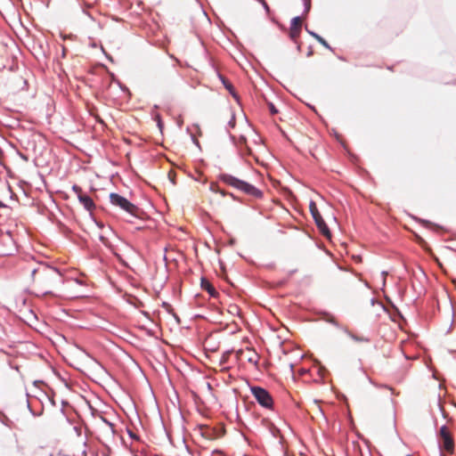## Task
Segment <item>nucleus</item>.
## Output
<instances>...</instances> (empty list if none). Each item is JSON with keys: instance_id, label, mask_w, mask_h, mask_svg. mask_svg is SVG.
<instances>
[{"instance_id": "obj_18", "label": "nucleus", "mask_w": 456, "mask_h": 456, "mask_svg": "<svg viewBox=\"0 0 456 456\" xmlns=\"http://www.w3.org/2000/svg\"><path fill=\"white\" fill-rule=\"evenodd\" d=\"M267 106H268L269 111L272 115H275L279 112L277 108L274 106V104L273 102H267Z\"/></svg>"}, {"instance_id": "obj_27", "label": "nucleus", "mask_w": 456, "mask_h": 456, "mask_svg": "<svg viewBox=\"0 0 456 456\" xmlns=\"http://www.w3.org/2000/svg\"><path fill=\"white\" fill-rule=\"evenodd\" d=\"M305 31L311 36L313 37L314 38H316L318 37L319 34L315 33L314 31L313 30H310L306 26H305Z\"/></svg>"}, {"instance_id": "obj_41", "label": "nucleus", "mask_w": 456, "mask_h": 456, "mask_svg": "<svg viewBox=\"0 0 456 456\" xmlns=\"http://www.w3.org/2000/svg\"><path fill=\"white\" fill-rule=\"evenodd\" d=\"M191 140L197 146H199V142L195 139L194 135H191Z\"/></svg>"}, {"instance_id": "obj_1", "label": "nucleus", "mask_w": 456, "mask_h": 456, "mask_svg": "<svg viewBox=\"0 0 456 456\" xmlns=\"http://www.w3.org/2000/svg\"><path fill=\"white\" fill-rule=\"evenodd\" d=\"M35 284L41 288L42 296L52 294L48 289H53L63 283V277L60 270L43 262L28 264L27 267Z\"/></svg>"}, {"instance_id": "obj_38", "label": "nucleus", "mask_w": 456, "mask_h": 456, "mask_svg": "<svg viewBox=\"0 0 456 456\" xmlns=\"http://www.w3.org/2000/svg\"><path fill=\"white\" fill-rule=\"evenodd\" d=\"M119 87L121 88L122 91H126V92H128V89L127 87H126L125 86H122L119 82H118Z\"/></svg>"}, {"instance_id": "obj_37", "label": "nucleus", "mask_w": 456, "mask_h": 456, "mask_svg": "<svg viewBox=\"0 0 456 456\" xmlns=\"http://www.w3.org/2000/svg\"><path fill=\"white\" fill-rule=\"evenodd\" d=\"M326 371H327V370H326V369H325L323 366H322V365H321V366H320V369H319V373H320L321 375H323V374H324V372H326Z\"/></svg>"}, {"instance_id": "obj_10", "label": "nucleus", "mask_w": 456, "mask_h": 456, "mask_svg": "<svg viewBox=\"0 0 456 456\" xmlns=\"http://www.w3.org/2000/svg\"><path fill=\"white\" fill-rule=\"evenodd\" d=\"M79 202L84 206L87 211H93L95 208V204L91 197L86 194L78 195Z\"/></svg>"}, {"instance_id": "obj_3", "label": "nucleus", "mask_w": 456, "mask_h": 456, "mask_svg": "<svg viewBox=\"0 0 456 456\" xmlns=\"http://www.w3.org/2000/svg\"><path fill=\"white\" fill-rule=\"evenodd\" d=\"M110 201L113 206L118 207L134 217H138L140 208L126 198L116 192L110 194Z\"/></svg>"}, {"instance_id": "obj_13", "label": "nucleus", "mask_w": 456, "mask_h": 456, "mask_svg": "<svg viewBox=\"0 0 456 456\" xmlns=\"http://www.w3.org/2000/svg\"><path fill=\"white\" fill-rule=\"evenodd\" d=\"M229 136H230V140L232 141V142L234 145H236L237 147H238V145L243 146L244 144H247V138L244 135L240 136L238 142H236V137L234 135H232V134H229Z\"/></svg>"}, {"instance_id": "obj_54", "label": "nucleus", "mask_w": 456, "mask_h": 456, "mask_svg": "<svg viewBox=\"0 0 456 456\" xmlns=\"http://www.w3.org/2000/svg\"><path fill=\"white\" fill-rule=\"evenodd\" d=\"M97 225H98L99 227H101V228L103 226L102 224H99V223H97Z\"/></svg>"}, {"instance_id": "obj_55", "label": "nucleus", "mask_w": 456, "mask_h": 456, "mask_svg": "<svg viewBox=\"0 0 456 456\" xmlns=\"http://www.w3.org/2000/svg\"><path fill=\"white\" fill-rule=\"evenodd\" d=\"M368 379H369V381H370V383H373V382H372V380H371V379H370L369 377H368Z\"/></svg>"}, {"instance_id": "obj_29", "label": "nucleus", "mask_w": 456, "mask_h": 456, "mask_svg": "<svg viewBox=\"0 0 456 456\" xmlns=\"http://www.w3.org/2000/svg\"><path fill=\"white\" fill-rule=\"evenodd\" d=\"M387 302L391 305V306H392V307L396 311V313H397L400 316H402V315H401V314H400V312H399V310H398V309H397V307L394 305V303H393L390 299H388V298H387Z\"/></svg>"}, {"instance_id": "obj_14", "label": "nucleus", "mask_w": 456, "mask_h": 456, "mask_svg": "<svg viewBox=\"0 0 456 456\" xmlns=\"http://www.w3.org/2000/svg\"><path fill=\"white\" fill-rule=\"evenodd\" d=\"M289 29H299L301 30V17L296 16L290 20V28Z\"/></svg>"}, {"instance_id": "obj_5", "label": "nucleus", "mask_w": 456, "mask_h": 456, "mask_svg": "<svg viewBox=\"0 0 456 456\" xmlns=\"http://www.w3.org/2000/svg\"><path fill=\"white\" fill-rule=\"evenodd\" d=\"M322 318L326 322L333 325L337 329L342 330L345 334H346L349 338H351L355 342H370L369 338L359 337L354 333H352L346 326L341 325L336 318L329 312H322Z\"/></svg>"}, {"instance_id": "obj_35", "label": "nucleus", "mask_w": 456, "mask_h": 456, "mask_svg": "<svg viewBox=\"0 0 456 456\" xmlns=\"http://www.w3.org/2000/svg\"><path fill=\"white\" fill-rule=\"evenodd\" d=\"M102 50L103 53L105 54L106 58H107L108 60H110V61H113L112 57H111L110 54H108L107 53H105V51H104V49H103V48H102Z\"/></svg>"}, {"instance_id": "obj_6", "label": "nucleus", "mask_w": 456, "mask_h": 456, "mask_svg": "<svg viewBox=\"0 0 456 456\" xmlns=\"http://www.w3.org/2000/svg\"><path fill=\"white\" fill-rule=\"evenodd\" d=\"M309 210L320 232L326 238L330 237V231L313 200L309 203Z\"/></svg>"}, {"instance_id": "obj_57", "label": "nucleus", "mask_w": 456, "mask_h": 456, "mask_svg": "<svg viewBox=\"0 0 456 456\" xmlns=\"http://www.w3.org/2000/svg\"><path fill=\"white\" fill-rule=\"evenodd\" d=\"M284 456H288L287 454H284Z\"/></svg>"}, {"instance_id": "obj_46", "label": "nucleus", "mask_w": 456, "mask_h": 456, "mask_svg": "<svg viewBox=\"0 0 456 456\" xmlns=\"http://www.w3.org/2000/svg\"><path fill=\"white\" fill-rule=\"evenodd\" d=\"M452 327V322H451V325H450L449 329L446 330V334L451 332Z\"/></svg>"}, {"instance_id": "obj_22", "label": "nucleus", "mask_w": 456, "mask_h": 456, "mask_svg": "<svg viewBox=\"0 0 456 456\" xmlns=\"http://www.w3.org/2000/svg\"><path fill=\"white\" fill-rule=\"evenodd\" d=\"M416 220H418L419 223L427 225V226H436V228H440L437 224H432L431 222L428 221V220H425V219H420V218H416Z\"/></svg>"}, {"instance_id": "obj_43", "label": "nucleus", "mask_w": 456, "mask_h": 456, "mask_svg": "<svg viewBox=\"0 0 456 456\" xmlns=\"http://www.w3.org/2000/svg\"><path fill=\"white\" fill-rule=\"evenodd\" d=\"M313 53L314 52H313L312 48H309L306 55L309 57V56H311L313 54Z\"/></svg>"}, {"instance_id": "obj_15", "label": "nucleus", "mask_w": 456, "mask_h": 456, "mask_svg": "<svg viewBox=\"0 0 456 456\" xmlns=\"http://www.w3.org/2000/svg\"><path fill=\"white\" fill-rule=\"evenodd\" d=\"M238 151H239L240 155H251L252 154V151L248 146V144H244L243 146H239L238 145Z\"/></svg>"}, {"instance_id": "obj_53", "label": "nucleus", "mask_w": 456, "mask_h": 456, "mask_svg": "<svg viewBox=\"0 0 456 456\" xmlns=\"http://www.w3.org/2000/svg\"><path fill=\"white\" fill-rule=\"evenodd\" d=\"M163 305L164 306H169V305L167 303H166V302L163 303Z\"/></svg>"}, {"instance_id": "obj_42", "label": "nucleus", "mask_w": 456, "mask_h": 456, "mask_svg": "<svg viewBox=\"0 0 456 456\" xmlns=\"http://www.w3.org/2000/svg\"><path fill=\"white\" fill-rule=\"evenodd\" d=\"M99 240H100L101 241H102V242H105L106 238H105L103 235H100V236H99Z\"/></svg>"}, {"instance_id": "obj_30", "label": "nucleus", "mask_w": 456, "mask_h": 456, "mask_svg": "<svg viewBox=\"0 0 456 456\" xmlns=\"http://www.w3.org/2000/svg\"><path fill=\"white\" fill-rule=\"evenodd\" d=\"M88 357H90L94 362H96L101 368L103 369V366L93 356H91L88 353H86Z\"/></svg>"}, {"instance_id": "obj_19", "label": "nucleus", "mask_w": 456, "mask_h": 456, "mask_svg": "<svg viewBox=\"0 0 456 456\" xmlns=\"http://www.w3.org/2000/svg\"><path fill=\"white\" fill-rule=\"evenodd\" d=\"M304 2V14L309 12L311 9V0H303Z\"/></svg>"}, {"instance_id": "obj_16", "label": "nucleus", "mask_w": 456, "mask_h": 456, "mask_svg": "<svg viewBox=\"0 0 456 456\" xmlns=\"http://www.w3.org/2000/svg\"><path fill=\"white\" fill-rule=\"evenodd\" d=\"M322 45H323L325 48L333 51V48L329 45V43L320 35L315 38Z\"/></svg>"}, {"instance_id": "obj_21", "label": "nucleus", "mask_w": 456, "mask_h": 456, "mask_svg": "<svg viewBox=\"0 0 456 456\" xmlns=\"http://www.w3.org/2000/svg\"><path fill=\"white\" fill-rule=\"evenodd\" d=\"M154 119L156 120L157 122V126L159 128V130L161 131L162 128H163V122H162V119H161V117L159 114H157L154 118Z\"/></svg>"}, {"instance_id": "obj_52", "label": "nucleus", "mask_w": 456, "mask_h": 456, "mask_svg": "<svg viewBox=\"0 0 456 456\" xmlns=\"http://www.w3.org/2000/svg\"><path fill=\"white\" fill-rule=\"evenodd\" d=\"M359 370L365 374V371L362 367H360Z\"/></svg>"}, {"instance_id": "obj_36", "label": "nucleus", "mask_w": 456, "mask_h": 456, "mask_svg": "<svg viewBox=\"0 0 456 456\" xmlns=\"http://www.w3.org/2000/svg\"><path fill=\"white\" fill-rule=\"evenodd\" d=\"M228 196H230L233 200H239V198L235 196L232 192H228Z\"/></svg>"}, {"instance_id": "obj_56", "label": "nucleus", "mask_w": 456, "mask_h": 456, "mask_svg": "<svg viewBox=\"0 0 456 456\" xmlns=\"http://www.w3.org/2000/svg\"><path fill=\"white\" fill-rule=\"evenodd\" d=\"M405 456H411V454H407V455H405Z\"/></svg>"}, {"instance_id": "obj_45", "label": "nucleus", "mask_w": 456, "mask_h": 456, "mask_svg": "<svg viewBox=\"0 0 456 456\" xmlns=\"http://www.w3.org/2000/svg\"><path fill=\"white\" fill-rule=\"evenodd\" d=\"M27 407H28V410L30 411V410H32L31 406H30V403H29V401L27 400Z\"/></svg>"}, {"instance_id": "obj_34", "label": "nucleus", "mask_w": 456, "mask_h": 456, "mask_svg": "<svg viewBox=\"0 0 456 456\" xmlns=\"http://www.w3.org/2000/svg\"><path fill=\"white\" fill-rule=\"evenodd\" d=\"M217 193L221 194L222 196H228V192L220 188H219V191H217Z\"/></svg>"}, {"instance_id": "obj_28", "label": "nucleus", "mask_w": 456, "mask_h": 456, "mask_svg": "<svg viewBox=\"0 0 456 456\" xmlns=\"http://www.w3.org/2000/svg\"><path fill=\"white\" fill-rule=\"evenodd\" d=\"M388 274V273L387 271H382L381 272V276H382V286L385 287L386 286V277L387 275Z\"/></svg>"}, {"instance_id": "obj_8", "label": "nucleus", "mask_w": 456, "mask_h": 456, "mask_svg": "<svg viewBox=\"0 0 456 456\" xmlns=\"http://www.w3.org/2000/svg\"><path fill=\"white\" fill-rule=\"evenodd\" d=\"M0 241L6 247V249L2 252L3 255H12L17 250L16 243L11 231L1 232Z\"/></svg>"}, {"instance_id": "obj_24", "label": "nucleus", "mask_w": 456, "mask_h": 456, "mask_svg": "<svg viewBox=\"0 0 456 456\" xmlns=\"http://www.w3.org/2000/svg\"><path fill=\"white\" fill-rule=\"evenodd\" d=\"M209 190H210L211 191H214V192H216V193H217V191H219V186H218V184H217V183H210V186H209Z\"/></svg>"}, {"instance_id": "obj_11", "label": "nucleus", "mask_w": 456, "mask_h": 456, "mask_svg": "<svg viewBox=\"0 0 456 456\" xmlns=\"http://www.w3.org/2000/svg\"><path fill=\"white\" fill-rule=\"evenodd\" d=\"M218 77L220 81L222 82L224 88L230 93V94L236 100L239 101V95L236 93L233 86L231 82H229L223 75L218 74Z\"/></svg>"}, {"instance_id": "obj_12", "label": "nucleus", "mask_w": 456, "mask_h": 456, "mask_svg": "<svg viewBox=\"0 0 456 456\" xmlns=\"http://www.w3.org/2000/svg\"><path fill=\"white\" fill-rule=\"evenodd\" d=\"M262 422L263 425L269 430L270 434L273 437L281 436V430L273 423H272L266 419H263Z\"/></svg>"}, {"instance_id": "obj_50", "label": "nucleus", "mask_w": 456, "mask_h": 456, "mask_svg": "<svg viewBox=\"0 0 456 456\" xmlns=\"http://www.w3.org/2000/svg\"><path fill=\"white\" fill-rule=\"evenodd\" d=\"M50 403H52V405H55V401L53 398H50Z\"/></svg>"}, {"instance_id": "obj_39", "label": "nucleus", "mask_w": 456, "mask_h": 456, "mask_svg": "<svg viewBox=\"0 0 456 456\" xmlns=\"http://www.w3.org/2000/svg\"><path fill=\"white\" fill-rule=\"evenodd\" d=\"M69 402H68V401H66V400H62V401H61V406H62V408H64L65 406H67V405H69Z\"/></svg>"}, {"instance_id": "obj_26", "label": "nucleus", "mask_w": 456, "mask_h": 456, "mask_svg": "<svg viewBox=\"0 0 456 456\" xmlns=\"http://www.w3.org/2000/svg\"><path fill=\"white\" fill-rule=\"evenodd\" d=\"M101 419L103 423H105L107 426L110 427L111 428H113V423L110 422L109 419H107L106 418H104L103 416H101Z\"/></svg>"}, {"instance_id": "obj_17", "label": "nucleus", "mask_w": 456, "mask_h": 456, "mask_svg": "<svg viewBox=\"0 0 456 456\" xmlns=\"http://www.w3.org/2000/svg\"><path fill=\"white\" fill-rule=\"evenodd\" d=\"M301 30L299 29H290L289 31V37L291 40L296 41L297 38L299 37Z\"/></svg>"}, {"instance_id": "obj_23", "label": "nucleus", "mask_w": 456, "mask_h": 456, "mask_svg": "<svg viewBox=\"0 0 456 456\" xmlns=\"http://www.w3.org/2000/svg\"><path fill=\"white\" fill-rule=\"evenodd\" d=\"M72 191L77 194V196L78 197V195H83L84 193L82 192V189L80 186L77 185V184H74L72 186Z\"/></svg>"}, {"instance_id": "obj_7", "label": "nucleus", "mask_w": 456, "mask_h": 456, "mask_svg": "<svg viewBox=\"0 0 456 456\" xmlns=\"http://www.w3.org/2000/svg\"><path fill=\"white\" fill-rule=\"evenodd\" d=\"M437 437L440 439L441 447L447 452L452 453L454 450V440L445 425L440 428Z\"/></svg>"}, {"instance_id": "obj_2", "label": "nucleus", "mask_w": 456, "mask_h": 456, "mask_svg": "<svg viewBox=\"0 0 456 456\" xmlns=\"http://www.w3.org/2000/svg\"><path fill=\"white\" fill-rule=\"evenodd\" d=\"M217 177L225 184L238 191H240L249 196H252L256 199H262L264 196V192L260 189L256 188L255 185L244 180L239 179L230 174L221 173L218 175Z\"/></svg>"}, {"instance_id": "obj_9", "label": "nucleus", "mask_w": 456, "mask_h": 456, "mask_svg": "<svg viewBox=\"0 0 456 456\" xmlns=\"http://www.w3.org/2000/svg\"><path fill=\"white\" fill-rule=\"evenodd\" d=\"M200 286L201 289L206 290L211 297H217L219 296L217 290L214 288V286L208 279L202 277L200 279Z\"/></svg>"}, {"instance_id": "obj_4", "label": "nucleus", "mask_w": 456, "mask_h": 456, "mask_svg": "<svg viewBox=\"0 0 456 456\" xmlns=\"http://www.w3.org/2000/svg\"><path fill=\"white\" fill-rule=\"evenodd\" d=\"M249 389L256 401L259 403V405L269 410L273 408V396L265 388L259 386H250Z\"/></svg>"}, {"instance_id": "obj_31", "label": "nucleus", "mask_w": 456, "mask_h": 456, "mask_svg": "<svg viewBox=\"0 0 456 456\" xmlns=\"http://www.w3.org/2000/svg\"><path fill=\"white\" fill-rule=\"evenodd\" d=\"M61 414L66 418V419H67V421H68L69 423H71V420H70V419L67 417V415H66V411H65L64 408H61Z\"/></svg>"}, {"instance_id": "obj_20", "label": "nucleus", "mask_w": 456, "mask_h": 456, "mask_svg": "<svg viewBox=\"0 0 456 456\" xmlns=\"http://www.w3.org/2000/svg\"><path fill=\"white\" fill-rule=\"evenodd\" d=\"M436 404H437V407L439 409V411H441L442 413V416L444 419H446L448 417V414L444 411L443 406H442V403L440 402V398H438L437 402H436Z\"/></svg>"}, {"instance_id": "obj_47", "label": "nucleus", "mask_w": 456, "mask_h": 456, "mask_svg": "<svg viewBox=\"0 0 456 456\" xmlns=\"http://www.w3.org/2000/svg\"><path fill=\"white\" fill-rule=\"evenodd\" d=\"M169 56H170V58L175 59L180 64V61L178 59L175 58V56L173 54H170Z\"/></svg>"}, {"instance_id": "obj_51", "label": "nucleus", "mask_w": 456, "mask_h": 456, "mask_svg": "<svg viewBox=\"0 0 456 456\" xmlns=\"http://www.w3.org/2000/svg\"><path fill=\"white\" fill-rule=\"evenodd\" d=\"M434 426H435V428H436V426H437V420H436V419H434Z\"/></svg>"}, {"instance_id": "obj_44", "label": "nucleus", "mask_w": 456, "mask_h": 456, "mask_svg": "<svg viewBox=\"0 0 456 456\" xmlns=\"http://www.w3.org/2000/svg\"><path fill=\"white\" fill-rule=\"evenodd\" d=\"M41 383H43V381H42V380H35V381H34V385H35V386H38V384H41Z\"/></svg>"}, {"instance_id": "obj_40", "label": "nucleus", "mask_w": 456, "mask_h": 456, "mask_svg": "<svg viewBox=\"0 0 456 456\" xmlns=\"http://www.w3.org/2000/svg\"><path fill=\"white\" fill-rule=\"evenodd\" d=\"M74 431L77 434V436H80V428L78 427H74Z\"/></svg>"}, {"instance_id": "obj_33", "label": "nucleus", "mask_w": 456, "mask_h": 456, "mask_svg": "<svg viewBox=\"0 0 456 456\" xmlns=\"http://www.w3.org/2000/svg\"><path fill=\"white\" fill-rule=\"evenodd\" d=\"M30 413H31L33 416L37 417V416L42 415L43 411H41L40 412H37V411H34L33 410H30Z\"/></svg>"}, {"instance_id": "obj_32", "label": "nucleus", "mask_w": 456, "mask_h": 456, "mask_svg": "<svg viewBox=\"0 0 456 456\" xmlns=\"http://www.w3.org/2000/svg\"><path fill=\"white\" fill-rule=\"evenodd\" d=\"M127 434H128L130 438H132V439H138V437L131 430H127Z\"/></svg>"}, {"instance_id": "obj_49", "label": "nucleus", "mask_w": 456, "mask_h": 456, "mask_svg": "<svg viewBox=\"0 0 456 456\" xmlns=\"http://www.w3.org/2000/svg\"><path fill=\"white\" fill-rule=\"evenodd\" d=\"M6 208V205L4 203H3L2 201H0V208Z\"/></svg>"}, {"instance_id": "obj_25", "label": "nucleus", "mask_w": 456, "mask_h": 456, "mask_svg": "<svg viewBox=\"0 0 456 456\" xmlns=\"http://www.w3.org/2000/svg\"><path fill=\"white\" fill-rule=\"evenodd\" d=\"M236 121H235V116L232 115L231 119L228 121V126L233 128L235 126Z\"/></svg>"}, {"instance_id": "obj_48", "label": "nucleus", "mask_w": 456, "mask_h": 456, "mask_svg": "<svg viewBox=\"0 0 456 456\" xmlns=\"http://www.w3.org/2000/svg\"><path fill=\"white\" fill-rule=\"evenodd\" d=\"M249 362H254L255 364L257 362L256 361H254L253 358H248V360Z\"/></svg>"}]
</instances>
